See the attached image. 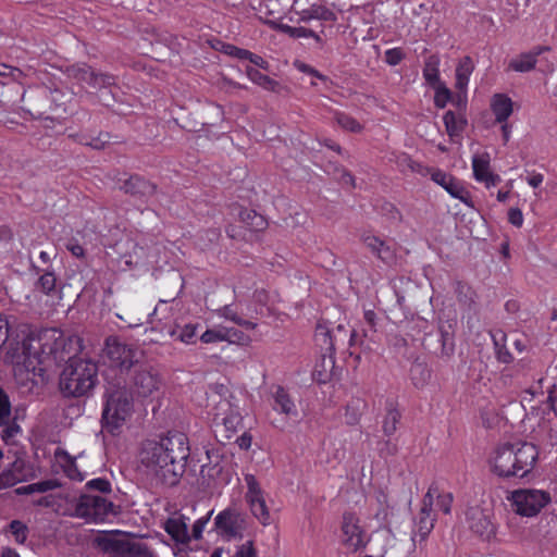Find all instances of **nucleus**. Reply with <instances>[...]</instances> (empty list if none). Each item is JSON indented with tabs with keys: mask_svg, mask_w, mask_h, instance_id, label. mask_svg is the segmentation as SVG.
<instances>
[{
	"mask_svg": "<svg viewBox=\"0 0 557 557\" xmlns=\"http://www.w3.org/2000/svg\"><path fill=\"white\" fill-rule=\"evenodd\" d=\"M75 339L66 336L59 329H47L37 337L27 336L22 341L9 344L5 361L13 367L15 377L21 381L29 380L37 371V366L49 359L61 362L74 352Z\"/></svg>",
	"mask_w": 557,
	"mask_h": 557,
	"instance_id": "1",
	"label": "nucleus"
},
{
	"mask_svg": "<svg viewBox=\"0 0 557 557\" xmlns=\"http://www.w3.org/2000/svg\"><path fill=\"white\" fill-rule=\"evenodd\" d=\"M188 455V441L183 433L147 440L138 450V470L157 484L174 485L184 472Z\"/></svg>",
	"mask_w": 557,
	"mask_h": 557,
	"instance_id": "2",
	"label": "nucleus"
},
{
	"mask_svg": "<svg viewBox=\"0 0 557 557\" xmlns=\"http://www.w3.org/2000/svg\"><path fill=\"white\" fill-rule=\"evenodd\" d=\"M537 458L539 450L531 443H506L498 445L490 453L487 466L490 471L498 478H524L533 470Z\"/></svg>",
	"mask_w": 557,
	"mask_h": 557,
	"instance_id": "3",
	"label": "nucleus"
},
{
	"mask_svg": "<svg viewBox=\"0 0 557 557\" xmlns=\"http://www.w3.org/2000/svg\"><path fill=\"white\" fill-rule=\"evenodd\" d=\"M134 403L125 386L109 384L102 409V428L112 435H119L131 421Z\"/></svg>",
	"mask_w": 557,
	"mask_h": 557,
	"instance_id": "4",
	"label": "nucleus"
},
{
	"mask_svg": "<svg viewBox=\"0 0 557 557\" xmlns=\"http://www.w3.org/2000/svg\"><path fill=\"white\" fill-rule=\"evenodd\" d=\"M98 382L97 364L90 360L71 359L60 375V389L64 396L87 395Z\"/></svg>",
	"mask_w": 557,
	"mask_h": 557,
	"instance_id": "5",
	"label": "nucleus"
},
{
	"mask_svg": "<svg viewBox=\"0 0 557 557\" xmlns=\"http://www.w3.org/2000/svg\"><path fill=\"white\" fill-rule=\"evenodd\" d=\"M517 515L532 518L537 516L550 502V494L543 490L520 488L508 498Z\"/></svg>",
	"mask_w": 557,
	"mask_h": 557,
	"instance_id": "6",
	"label": "nucleus"
},
{
	"mask_svg": "<svg viewBox=\"0 0 557 557\" xmlns=\"http://www.w3.org/2000/svg\"><path fill=\"white\" fill-rule=\"evenodd\" d=\"M338 541L347 553H357L366 548L368 535L356 513L350 511L343 513Z\"/></svg>",
	"mask_w": 557,
	"mask_h": 557,
	"instance_id": "7",
	"label": "nucleus"
},
{
	"mask_svg": "<svg viewBox=\"0 0 557 557\" xmlns=\"http://www.w3.org/2000/svg\"><path fill=\"white\" fill-rule=\"evenodd\" d=\"M76 515L88 522H104L116 516L114 505L102 496L82 495L76 505Z\"/></svg>",
	"mask_w": 557,
	"mask_h": 557,
	"instance_id": "8",
	"label": "nucleus"
},
{
	"mask_svg": "<svg viewBox=\"0 0 557 557\" xmlns=\"http://www.w3.org/2000/svg\"><path fill=\"white\" fill-rule=\"evenodd\" d=\"M210 400L213 405L211 409L213 422L216 425H223L226 432L235 433L242 424V416L238 408L230 399L223 398L218 394H212Z\"/></svg>",
	"mask_w": 557,
	"mask_h": 557,
	"instance_id": "9",
	"label": "nucleus"
},
{
	"mask_svg": "<svg viewBox=\"0 0 557 557\" xmlns=\"http://www.w3.org/2000/svg\"><path fill=\"white\" fill-rule=\"evenodd\" d=\"M214 528L225 541L239 540L246 529V519L236 510L226 508L214 518Z\"/></svg>",
	"mask_w": 557,
	"mask_h": 557,
	"instance_id": "10",
	"label": "nucleus"
},
{
	"mask_svg": "<svg viewBox=\"0 0 557 557\" xmlns=\"http://www.w3.org/2000/svg\"><path fill=\"white\" fill-rule=\"evenodd\" d=\"M199 338L203 344L226 342L228 344L240 346L249 345L252 341V338L243 331L224 324L213 325L207 329Z\"/></svg>",
	"mask_w": 557,
	"mask_h": 557,
	"instance_id": "11",
	"label": "nucleus"
},
{
	"mask_svg": "<svg viewBox=\"0 0 557 557\" xmlns=\"http://www.w3.org/2000/svg\"><path fill=\"white\" fill-rule=\"evenodd\" d=\"M431 180L445 189L450 197L460 200L468 208L473 209L474 203L470 191L463 186V184L451 174L446 173L442 170H434L431 173Z\"/></svg>",
	"mask_w": 557,
	"mask_h": 557,
	"instance_id": "12",
	"label": "nucleus"
},
{
	"mask_svg": "<svg viewBox=\"0 0 557 557\" xmlns=\"http://www.w3.org/2000/svg\"><path fill=\"white\" fill-rule=\"evenodd\" d=\"M433 503L434 493L433 491H428L423 497V506L414 521V528L411 534L413 547H416L418 543L424 542L434 527V519L431 516Z\"/></svg>",
	"mask_w": 557,
	"mask_h": 557,
	"instance_id": "13",
	"label": "nucleus"
},
{
	"mask_svg": "<svg viewBox=\"0 0 557 557\" xmlns=\"http://www.w3.org/2000/svg\"><path fill=\"white\" fill-rule=\"evenodd\" d=\"M135 352L127 345L119 342L116 338H109L106 343L103 358L108 360L110 367L127 370L134 362Z\"/></svg>",
	"mask_w": 557,
	"mask_h": 557,
	"instance_id": "14",
	"label": "nucleus"
},
{
	"mask_svg": "<svg viewBox=\"0 0 557 557\" xmlns=\"http://www.w3.org/2000/svg\"><path fill=\"white\" fill-rule=\"evenodd\" d=\"M110 557H158L137 540H111L107 546Z\"/></svg>",
	"mask_w": 557,
	"mask_h": 557,
	"instance_id": "15",
	"label": "nucleus"
},
{
	"mask_svg": "<svg viewBox=\"0 0 557 557\" xmlns=\"http://www.w3.org/2000/svg\"><path fill=\"white\" fill-rule=\"evenodd\" d=\"M67 75L82 85V87L101 88L113 83V77L98 74L86 64L73 65L67 70Z\"/></svg>",
	"mask_w": 557,
	"mask_h": 557,
	"instance_id": "16",
	"label": "nucleus"
},
{
	"mask_svg": "<svg viewBox=\"0 0 557 557\" xmlns=\"http://www.w3.org/2000/svg\"><path fill=\"white\" fill-rule=\"evenodd\" d=\"M490 163L491 156L487 151L476 152L472 156L474 180L483 183L486 188H491L500 182V176L491 171Z\"/></svg>",
	"mask_w": 557,
	"mask_h": 557,
	"instance_id": "17",
	"label": "nucleus"
},
{
	"mask_svg": "<svg viewBox=\"0 0 557 557\" xmlns=\"http://www.w3.org/2000/svg\"><path fill=\"white\" fill-rule=\"evenodd\" d=\"M469 528L481 537L490 540L495 534V528L490 516L479 507H471L466 512Z\"/></svg>",
	"mask_w": 557,
	"mask_h": 557,
	"instance_id": "18",
	"label": "nucleus"
},
{
	"mask_svg": "<svg viewBox=\"0 0 557 557\" xmlns=\"http://www.w3.org/2000/svg\"><path fill=\"white\" fill-rule=\"evenodd\" d=\"M188 522L189 518L183 515L174 516L166 520L164 530L177 544H187L190 541Z\"/></svg>",
	"mask_w": 557,
	"mask_h": 557,
	"instance_id": "19",
	"label": "nucleus"
},
{
	"mask_svg": "<svg viewBox=\"0 0 557 557\" xmlns=\"http://www.w3.org/2000/svg\"><path fill=\"white\" fill-rule=\"evenodd\" d=\"M490 108L497 123L508 121L513 113V102L511 98L505 94L493 95L490 101Z\"/></svg>",
	"mask_w": 557,
	"mask_h": 557,
	"instance_id": "20",
	"label": "nucleus"
},
{
	"mask_svg": "<svg viewBox=\"0 0 557 557\" xmlns=\"http://www.w3.org/2000/svg\"><path fill=\"white\" fill-rule=\"evenodd\" d=\"M312 20L334 23L337 21V15L332 9L323 4H312L299 12V21L309 22Z\"/></svg>",
	"mask_w": 557,
	"mask_h": 557,
	"instance_id": "21",
	"label": "nucleus"
},
{
	"mask_svg": "<svg viewBox=\"0 0 557 557\" xmlns=\"http://www.w3.org/2000/svg\"><path fill=\"white\" fill-rule=\"evenodd\" d=\"M160 381L157 375L148 372H138L135 377V387L139 396L148 397L159 388Z\"/></svg>",
	"mask_w": 557,
	"mask_h": 557,
	"instance_id": "22",
	"label": "nucleus"
},
{
	"mask_svg": "<svg viewBox=\"0 0 557 557\" xmlns=\"http://www.w3.org/2000/svg\"><path fill=\"white\" fill-rule=\"evenodd\" d=\"M443 121L450 138L460 137L467 126V119L461 112L447 111L443 116Z\"/></svg>",
	"mask_w": 557,
	"mask_h": 557,
	"instance_id": "23",
	"label": "nucleus"
},
{
	"mask_svg": "<svg viewBox=\"0 0 557 557\" xmlns=\"http://www.w3.org/2000/svg\"><path fill=\"white\" fill-rule=\"evenodd\" d=\"M440 64L441 59L437 54H432L428 57L425 60L422 75L424 81L431 88L444 83L441 79Z\"/></svg>",
	"mask_w": 557,
	"mask_h": 557,
	"instance_id": "24",
	"label": "nucleus"
},
{
	"mask_svg": "<svg viewBox=\"0 0 557 557\" xmlns=\"http://www.w3.org/2000/svg\"><path fill=\"white\" fill-rule=\"evenodd\" d=\"M474 70L473 62L470 57H463L456 67L455 87L459 91H466L470 82V76Z\"/></svg>",
	"mask_w": 557,
	"mask_h": 557,
	"instance_id": "25",
	"label": "nucleus"
},
{
	"mask_svg": "<svg viewBox=\"0 0 557 557\" xmlns=\"http://www.w3.org/2000/svg\"><path fill=\"white\" fill-rule=\"evenodd\" d=\"M244 482H245V485L247 488V491L245 493V502H246L247 506L265 497V493H264L263 488L261 487L260 482L253 474L245 473Z\"/></svg>",
	"mask_w": 557,
	"mask_h": 557,
	"instance_id": "26",
	"label": "nucleus"
},
{
	"mask_svg": "<svg viewBox=\"0 0 557 557\" xmlns=\"http://www.w3.org/2000/svg\"><path fill=\"white\" fill-rule=\"evenodd\" d=\"M274 409L286 416L297 414L295 404L282 387H278L274 394Z\"/></svg>",
	"mask_w": 557,
	"mask_h": 557,
	"instance_id": "27",
	"label": "nucleus"
},
{
	"mask_svg": "<svg viewBox=\"0 0 557 557\" xmlns=\"http://www.w3.org/2000/svg\"><path fill=\"white\" fill-rule=\"evenodd\" d=\"M239 219L251 231H261L267 227L265 219L252 209H244L239 212Z\"/></svg>",
	"mask_w": 557,
	"mask_h": 557,
	"instance_id": "28",
	"label": "nucleus"
},
{
	"mask_svg": "<svg viewBox=\"0 0 557 557\" xmlns=\"http://www.w3.org/2000/svg\"><path fill=\"white\" fill-rule=\"evenodd\" d=\"M251 515L258 520L260 524L263 527H268L272 523V516L270 512V508L267 504L265 497L260 500L255 502L253 504L248 506Z\"/></svg>",
	"mask_w": 557,
	"mask_h": 557,
	"instance_id": "29",
	"label": "nucleus"
},
{
	"mask_svg": "<svg viewBox=\"0 0 557 557\" xmlns=\"http://www.w3.org/2000/svg\"><path fill=\"white\" fill-rule=\"evenodd\" d=\"M197 329L198 325L195 323H187L183 326L171 331V336L186 345L195 344L197 341Z\"/></svg>",
	"mask_w": 557,
	"mask_h": 557,
	"instance_id": "30",
	"label": "nucleus"
},
{
	"mask_svg": "<svg viewBox=\"0 0 557 557\" xmlns=\"http://www.w3.org/2000/svg\"><path fill=\"white\" fill-rule=\"evenodd\" d=\"M219 315L227 321L244 327L245 330H255L257 323L242 318L231 306H225L219 310Z\"/></svg>",
	"mask_w": 557,
	"mask_h": 557,
	"instance_id": "31",
	"label": "nucleus"
},
{
	"mask_svg": "<svg viewBox=\"0 0 557 557\" xmlns=\"http://www.w3.org/2000/svg\"><path fill=\"white\" fill-rule=\"evenodd\" d=\"M22 469V462L15 461L12 463L10 469L4 470L0 474V486L7 487L16 484L23 480V475L17 472Z\"/></svg>",
	"mask_w": 557,
	"mask_h": 557,
	"instance_id": "32",
	"label": "nucleus"
},
{
	"mask_svg": "<svg viewBox=\"0 0 557 557\" xmlns=\"http://www.w3.org/2000/svg\"><path fill=\"white\" fill-rule=\"evenodd\" d=\"M246 74L253 84H257L267 90H275L277 86L275 81L251 66L246 69Z\"/></svg>",
	"mask_w": 557,
	"mask_h": 557,
	"instance_id": "33",
	"label": "nucleus"
},
{
	"mask_svg": "<svg viewBox=\"0 0 557 557\" xmlns=\"http://www.w3.org/2000/svg\"><path fill=\"white\" fill-rule=\"evenodd\" d=\"M536 57L533 53H523L509 63V67L516 72H528L534 67Z\"/></svg>",
	"mask_w": 557,
	"mask_h": 557,
	"instance_id": "34",
	"label": "nucleus"
},
{
	"mask_svg": "<svg viewBox=\"0 0 557 557\" xmlns=\"http://www.w3.org/2000/svg\"><path fill=\"white\" fill-rule=\"evenodd\" d=\"M434 90V104L438 109H444L451 100L453 92L445 83L432 87Z\"/></svg>",
	"mask_w": 557,
	"mask_h": 557,
	"instance_id": "35",
	"label": "nucleus"
},
{
	"mask_svg": "<svg viewBox=\"0 0 557 557\" xmlns=\"http://www.w3.org/2000/svg\"><path fill=\"white\" fill-rule=\"evenodd\" d=\"M335 119L337 124L345 131L359 133L362 131L363 126L352 116L338 112L335 114Z\"/></svg>",
	"mask_w": 557,
	"mask_h": 557,
	"instance_id": "36",
	"label": "nucleus"
},
{
	"mask_svg": "<svg viewBox=\"0 0 557 557\" xmlns=\"http://www.w3.org/2000/svg\"><path fill=\"white\" fill-rule=\"evenodd\" d=\"M429 491H433L434 500L436 502V507L444 513H449L453 503V496L449 493H438L436 488H430Z\"/></svg>",
	"mask_w": 557,
	"mask_h": 557,
	"instance_id": "37",
	"label": "nucleus"
},
{
	"mask_svg": "<svg viewBox=\"0 0 557 557\" xmlns=\"http://www.w3.org/2000/svg\"><path fill=\"white\" fill-rule=\"evenodd\" d=\"M212 513H213V510H210L207 512L206 516L197 519L194 524H193V528H191V533L189 534L190 535V540L194 539V540H200L202 537V533L206 529V527L208 525L211 517H212Z\"/></svg>",
	"mask_w": 557,
	"mask_h": 557,
	"instance_id": "38",
	"label": "nucleus"
},
{
	"mask_svg": "<svg viewBox=\"0 0 557 557\" xmlns=\"http://www.w3.org/2000/svg\"><path fill=\"white\" fill-rule=\"evenodd\" d=\"M11 416V404L7 393L0 387V425H7Z\"/></svg>",
	"mask_w": 557,
	"mask_h": 557,
	"instance_id": "39",
	"label": "nucleus"
},
{
	"mask_svg": "<svg viewBox=\"0 0 557 557\" xmlns=\"http://www.w3.org/2000/svg\"><path fill=\"white\" fill-rule=\"evenodd\" d=\"M399 417L400 416H399L398 411H396V410H391L386 414L384 422H383V430H384L385 434L391 435L396 431L397 423L399 421Z\"/></svg>",
	"mask_w": 557,
	"mask_h": 557,
	"instance_id": "40",
	"label": "nucleus"
},
{
	"mask_svg": "<svg viewBox=\"0 0 557 557\" xmlns=\"http://www.w3.org/2000/svg\"><path fill=\"white\" fill-rule=\"evenodd\" d=\"M294 66L299 72L306 73L314 78H318L319 81H321L324 84H326L329 82V78L325 75L321 74L320 72L314 70L312 66H310L301 61H295Z\"/></svg>",
	"mask_w": 557,
	"mask_h": 557,
	"instance_id": "41",
	"label": "nucleus"
},
{
	"mask_svg": "<svg viewBox=\"0 0 557 557\" xmlns=\"http://www.w3.org/2000/svg\"><path fill=\"white\" fill-rule=\"evenodd\" d=\"M292 38H313L317 44L323 45V40L320 34L302 26L294 27Z\"/></svg>",
	"mask_w": 557,
	"mask_h": 557,
	"instance_id": "42",
	"label": "nucleus"
},
{
	"mask_svg": "<svg viewBox=\"0 0 557 557\" xmlns=\"http://www.w3.org/2000/svg\"><path fill=\"white\" fill-rule=\"evenodd\" d=\"M10 530H11L12 534L14 535L15 541L17 543L22 544L26 541L27 528L23 522L17 521V520L12 521L10 524Z\"/></svg>",
	"mask_w": 557,
	"mask_h": 557,
	"instance_id": "43",
	"label": "nucleus"
},
{
	"mask_svg": "<svg viewBox=\"0 0 557 557\" xmlns=\"http://www.w3.org/2000/svg\"><path fill=\"white\" fill-rule=\"evenodd\" d=\"M38 287L46 294L52 292L55 287V276L51 272L42 274L38 280Z\"/></svg>",
	"mask_w": 557,
	"mask_h": 557,
	"instance_id": "44",
	"label": "nucleus"
},
{
	"mask_svg": "<svg viewBox=\"0 0 557 557\" xmlns=\"http://www.w3.org/2000/svg\"><path fill=\"white\" fill-rule=\"evenodd\" d=\"M363 243L373 252L377 253L379 257H382V252L385 248V244L380 238H377L373 235H367L363 237Z\"/></svg>",
	"mask_w": 557,
	"mask_h": 557,
	"instance_id": "45",
	"label": "nucleus"
},
{
	"mask_svg": "<svg viewBox=\"0 0 557 557\" xmlns=\"http://www.w3.org/2000/svg\"><path fill=\"white\" fill-rule=\"evenodd\" d=\"M282 0H264L262 7L265 9L268 15L281 16L284 13V8L281 7Z\"/></svg>",
	"mask_w": 557,
	"mask_h": 557,
	"instance_id": "46",
	"label": "nucleus"
},
{
	"mask_svg": "<svg viewBox=\"0 0 557 557\" xmlns=\"http://www.w3.org/2000/svg\"><path fill=\"white\" fill-rule=\"evenodd\" d=\"M86 486L89 488H92V490H98L99 492H102V493H108L111 491L110 482L108 480L101 479V478H97V479H92V480L88 481Z\"/></svg>",
	"mask_w": 557,
	"mask_h": 557,
	"instance_id": "47",
	"label": "nucleus"
},
{
	"mask_svg": "<svg viewBox=\"0 0 557 557\" xmlns=\"http://www.w3.org/2000/svg\"><path fill=\"white\" fill-rule=\"evenodd\" d=\"M57 486L58 483L54 480H46L30 484V488H33L34 493H45L55 488Z\"/></svg>",
	"mask_w": 557,
	"mask_h": 557,
	"instance_id": "48",
	"label": "nucleus"
},
{
	"mask_svg": "<svg viewBox=\"0 0 557 557\" xmlns=\"http://www.w3.org/2000/svg\"><path fill=\"white\" fill-rule=\"evenodd\" d=\"M232 557H257L252 542L249 541L238 546L235 554Z\"/></svg>",
	"mask_w": 557,
	"mask_h": 557,
	"instance_id": "49",
	"label": "nucleus"
},
{
	"mask_svg": "<svg viewBox=\"0 0 557 557\" xmlns=\"http://www.w3.org/2000/svg\"><path fill=\"white\" fill-rule=\"evenodd\" d=\"M0 75L1 76H10L13 81L20 82L22 78V71L16 67L9 66L7 64H0Z\"/></svg>",
	"mask_w": 557,
	"mask_h": 557,
	"instance_id": "50",
	"label": "nucleus"
},
{
	"mask_svg": "<svg viewBox=\"0 0 557 557\" xmlns=\"http://www.w3.org/2000/svg\"><path fill=\"white\" fill-rule=\"evenodd\" d=\"M110 136L107 133L99 134L98 137L84 141L85 145L94 149H102L109 143Z\"/></svg>",
	"mask_w": 557,
	"mask_h": 557,
	"instance_id": "51",
	"label": "nucleus"
},
{
	"mask_svg": "<svg viewBox=\"0 0 557 557\" xmlns=\"http://www.w3.org/2000/svg\"><path fill=\"white\" fill-rule=\"evenodd\" d=\"M404 58V53L398 48L386 50L385 60L389 65H397Z\"/></svg>",
	"mask_w": 557,
	"mask_h": 557,
	"instance_id": "52",
	"label": "nucleus"
},
{
	"mask_svg": "<svg viewBox=\"0 0 557 557\" xmlns=\"http://www.w3.org/2000/svg\"><path fill=\"white\" fill-rule=\"evenodd\" d=\"M508 221L513 226L521 227L524 221L521 210L518 208H511L508 211Z\"/></svg>",
	"mask_w": 557,
	"mask_h": 557,
	"instance_id": "53",
	"label": "nucleus"
},
{
	"mask_svg": "<svg viewBox=\"0 0 557 557\" xmlns=\"http://www.w3.org/2000/svg\"><path fill=\"white\" fill-rule=\"evenodd\" d=\"M224 51H225L226 54H228L231 57H234V58H237L239 60H246L247 55H249V51L248 50L237 48V47H235L233 45L225 46Z\"/></svg>",
	"mask_w": 557,
	"mask_h": 557,
	"instance_id": "54",
	"label": "nucleus"
},
{
	"mask_svg": "<svg viewBox=\"0 0 557 557\" xmlns=\"http://www.w3.org/2000/svg\"><path fill=\"white\" fill-rule=\"evenodd\" d=\"M450 102L459 110H465L467 107V102H468L467 90L466 91L458 90V94L455 97L451 95Z\"/></svg>",
	"mask_w": 557,
	"mask_h": 557,
	"instance_id": "55",
	"label": "nucleus"
},
{
	"mask_svg": "<svg viewBox=\"0 0 557 557\" xmlns=\"http://www.w3.org/2000/svg\"><path fill=\"white\" fill-rule=\"evenodd\" d=\"M18 433H21V428L14 423L7 425L5 429H3L1 436L4 441H10L14 438Z\"/></svg>",
	"mask_w": 557,
	"mask_h": 557,
	"instance_id": "56",
	"label": "nucleus"
},
{
	"mask_svg": "<svg viewBox=\"0 0 557 557\" xmlns=\"http://www.w3.org/2000/svg\"><path fill=\"white\" fill-rule=\"evenodd\" d=\"M268 23H269V25H270L272 28H274V29H276V30H278V32H282V33L286 34V35H288L289 37H292V36H293L294 26H289V25H287V24H283V23L276 22V21H274V20H269V21H268Z\"/></svg>",
	"mask_w": 557,
	"mask_h": 557,
	"instance_id": "57",
	"label": "nucleus"
},
{
	"mask_svg": "<svg viewBox=\"0 0 557 557\" xmlns=\"http://www.w3.org/2000/svg\"><path fill=\"white\" fill-rule=\"evenodd\" d=\"M500 124V132L503 136L504 144H507L511 138V125L508 123V121L505 122H498Z\"/></svg>",
	"mask_w": 557,
	"mask_h": 557,
	"instance_id": "58",
	"label": "nucleus"
},
{
	"mask_svg": "<svg viewBox=\"0 0 557 557\" xmlns=\"http://www.w3.org/2000/svg\"><path fill=\"white\" fill-rule=\"evenodd\" d=\"M55 458L59 462H65L63 467H71L73 463L71 456L66 451L61 449H58L55 451Z\"/></svg>",
	"mask_w": 557,
	"mask_h": 557,
	"instance_id": "59",
	"label": "nucleus"
},
{
	"mask_svg": "<svg viewBox=\"0 0 557 557\" xmlns=\"http://www.w3.org/2000/svg\"><path fill=\"white\" fill-rule=\"evenodd\" d=\"M543 181L544 176L541 173H533L527 177L528 184L533 188H537L540 185H542Z\"/></svg>",
	"mask_w": 557,
	"mask_h": 557,
	"instance_id": "60",
	"label": "nucleus"
},
{
	"mask_svg": "<svg viewBox=\"0 0 557 557\" xmlns=\"http://www.w3.org/2000/svg\"><path fill=\"white\" fill-rule=\"evenodd\" d=\"M67 249L71 251V253L77 258L84 257L85 250L83 246H81L78 243L71 242L67 244Z\"/></svg>",
	"mask_w": 557,
	"mask_h": 557,
	"instance_id": "61",
	"label": "nucleus"
},
{
	"mask_svg": "<svg viewBox=\"0 0 557 557\" xmlns=\"http://www.w3.org/2000/svg\"><path fill=\"white\" fill-rule=\"evenodd\" d=\"M246 60H249L252 64L267 69L268 62L263 60L260 55L253 54L249 51V55H247Z\"/></svg>",
	"mask_w": 557,
	"mask_h": 557,
	"instance_id": "62",
	"label": "nucleus"
},
{
	"mask_svg": "<svg viewBox=\"0 0 557 557\" xmlns=\"http://www.w3.org/2000/svg\"><path fill=\"white\" fill-rule=\"evenodd\" d=\"M508 188L506 190H498L496 198L499 202H506L510 195V189L512 187V181H509L507 184Z\"/></svg>",
	"mask_w": 557,
	"mask_h": 557,
	"instance_id": "63",
	"label": "nucleus"
},
{
	"mask_svg": "<svg viewBox=\"0 0 557 557\" xmlns=\"http://www.w3.org/2000/svg\"><path fill=\"white\" fill-rule=\"evenodd\" d=\"M375 518L379 520L380 527H385L388 523V510H387V508H383L382 510H380L375 515Z\"/></svg>",
	"mask_w": 557,
	"mask_h": 557,
	"instance_id": "64",
	"label": "nucleus"
}]
</instances>
